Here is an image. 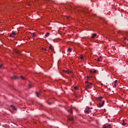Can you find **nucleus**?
<instances>
[{
    "label": "nucleus",
    "instance_id": "1",
    "mask_svg": "<svg viewBox=\"0 0 128 128\" xmlns=\"http://www.w3.org/2000/svg\"><path fill=\"white\" fill-rule=\"evenodd\" d=\"M104 101H102V102H99L98 104H97L98 108H102L104 105Z\"/></svg>",
    "mask_w": 128,
    "mask_h": 128
},
{
    "label": "nucleus",
    "instance_id": "2",
    "mask_svg": "<svg viewBox=\"0 0 128 128\" xmlns=\"http://www.w3.org/2000/svg\"><path fill=\"white\" fill-rule=\"evenodd\" d=\"M16 34V32H13L10 34L9 36H10V38H15Z\"/></svg>",
    "mask_w": 128,
    "mask_h": 128
},
{
    "label": "nucleus",
    "instance_id": "3",
    "mask_svg": "<svg viewBox=\"0 0 128 128\" xmlns=\"http://www.w3.org/2000/svg\"><path fill=\"white\" fill-rule=\"evenodd\" d=\"M66 110H67V112H70V114H72V108H70L69 109H66Z\"/></svg>",
    "mask_w": 128,
    "mask_h": 128
},
{
    "label": "nucleus",
    "instance_id": "4",
    "mask_svg": "<svg viewBox=\"0 0 128 128\" xmlns=\"http://www.w3.org/2000/svg\"><path fill=\"white\" fill-rule=\"evenodd\" d=\"M85 112H86V114H90V112H92V111L90 110V108H88V110H85Z\"/></svg>",
    "mask_w": 128,
    "mask_h": 128
},
{
    "label": "nucleus",
    "instance_id": "5",
    "mask_svg": "<svg viewBox=\"0 0 128 128\" xmlns=\"http://www.w3.org/2000/svg\"><path fill=\"white\" fill-rule=\"evenodd\" d=\"M96 34H92L91 38H96Z\"/></svg>",
    "mask_w": 128,
    "mask_h": 128
},
{
    "label": "nucleus",
    "instance_id": "6",
    "mask_svg": "<svg viewBox=\"0 0 128 128\" xmlns=\"http://www.w3.org/2000/svg\"><path fill=\"white\" fill-rule=\"evenodd\" d=\"M112 126H110V124H108L107 126H104V128H110Z\"/></svg>",
    "mask_w": 128,
    "mask_h": 128
},
{
    "label": "nucleus",
    "instance_id": "7",
    "mask_svg": "<svg viewBox=\"0 0 128 128\" xmlns=\"http://www.w3.org/2000/svg\"><path fill=\"white\" fill-rule=\"evenodd\" d=\"M86 88H92V86L90 85V84H86Z\"/></svg>",
    "mask_w": 128,
    "mask_h": 128
},
{
    "label": "nucleus",
    "instance_id": "8",
    "mask_svg": "<svg viewBox=\"0 0 128 128\" xmlns=\"http://www.w3.org/2000/svg\"><path fill=\"white\" fill-rule=\"evenodd\" d=\"M10 107L14 110H16V108L12 105H10Z\"/></svg>",
    "mask_w": 128,
    "mask_h": 128
},
{
    "label": "nucleus",
    "instance_id": "9",
    "mask_svg": "<svg viewBox=\"0 0 128 128\" xmlns=\"http://www.w3.org/2000/svg\"><path fill=\"white\" fill-rule=\"evenodd\" d=\"M36 96H38H38H40V92H36Z\"/></svg>",
    "mask_w": 128,
    "mask_h": 128
},
{
    "label": "nucleus",
    "instance_id": "10",
    "mask_svg": "<svg viewBox=\"0 0 128 128\" xmlns=\"http://www.w3.org/2000/svg\"><path fill=\"white\" fill-rule=\"evenodd\" d=\"M63 72H65L66 74H70V72H68V70H64Z\"/></svg>",
    "mask_w": 128,
    "mask_h": 128
},
{
    "label": "nucleus",
    "instance_id": "11",
    "mask_svg": "<svg viewBox=\"0 0 128 128\" xmlns=\"http://www.w3.org/2000/svg\"><path fill=\"white\" fill-rule=\"evenodd\" d=\"M90 72H91L92 74H96V70H91V71H90Z\"/></svg>",
    "mask_w": 128,
    "mask_h": 128
},
{
    "label": "nucleus",
    "instance_id": "12",
    "mask_svg": "<svg viewBox=\"0 0 128 128\" xmlns=\"http://www.w3.org/2000/svg\"><path fill=\"white\" fill-rule=\"evenodd\" d=\"M68 122H72V120H74V119L72 118H68Z\"/></svg>",
    "mask_w": 128,
    "mask_h": 128
},
{
    "label": "nucleus",
    "instance_id": "13",
    "mask_svg": "<svg viewBox=\"0 0 128 128\" xmlns=\"http://www.w3.org/2000/svg\"><path fill=\"white\" fill-rule=\"evenodd\" d=\"M11 78L12 80H16V78H18V77H16V76H14L13 77H12Z\"/></svg>",
    "mask_w": 128,
    "mask_h": 128
},
{
    "label": "nucleus",
    "instance_id": "14",
    "mask_svg": "<svg viewBox=\"0 0 128 128\" xmlns=\"http://www.w3.org/2000/svg\"><path fill=\"white\" fill-rule=\"evenodd\" d=\"M49 48L51 50H52V44H50L49 46Z\"/></svg>",
    "mask_w": 128,
    "mask_h": 128
},
{
    "label": "nucleus",
    "instance_id": "15",
    "mask_svg": "<svg viewBox=\"0 0 128 128\" xmlns=\"http://www.w3.org/2000/svg\"><path fill=\"white\" fill-rule=\"evenodd\" d=\"M102 97H100L98 98V100H99V102H102Z\"/></svg>",
    "mask_w": 128,
    "mask_h": 128
},
{
    "label": "nucleus",
    "instance_id": "16",
    "mask_svg": "<svg viewBox=\"0 0 128 128\" xmlns=\"http://www.w3.org/2000/svg\"><path fill=\"white\" fill-rule=\"evenodd\" d=\"M122 122H122V126H126V124L124 122V120H123Z\"/></svg>",
    "mask_w": 128,
    "mask_h": 128
},
{
    "label": "nucleus",
    "instance_id": "17",
    "mask_svg": "<svg viewBox=\"0 0 128 128\" xmlns=\"http://www.w3.org/2000/svg\"><path fill=\"white\" fill-rule=\"evenodd\" d=\"M48 36H50V32H47L46 34V38H48Z\"/></svg>",
    "mask_w": 128,
    "mask_h": 128
},
{
    "label": "nucleus",
    "instance_id": "18",
    "mask_svg": "<svg viewBox=\"0 0 128 128\" xmlns=\"http://www.w3.org/2000/svg\"><path fill=\"white\" fill-rule=\"evenodd\" d=\"M32 34L33 38H36V33H34V32Z\"/></svg>",
    "mask_w": 128,
    "mask_h": 128
},
{
    "label": "nucleus",
    "instance_id": "19",
    "mask_svg": "<svg viewBox=\"0 0 128 128\" xmlns=\"http://www.w3.org/2000/svg\"><path fill=\"white\" fill-rule=\"evenodd\" d=\"M68 52H72V48H68Z\"/></svg>",
    "mask_w": 128,
    "mask_h": 128
},
{
    "label": "nucleus",
    "instance_id": "20",
    "mask_svg": "<svg viewBox=\"0 0 128 128\" xmlns=\"http://www.w3.org/2000/svg\"><path fill=\"white\" fill-rule=\"evenodd\" d=\"M20 78L22 80H26V78L24 77L23 76H21Z\"/></svg>",
    "mask_w": 128,
    "mask_h": 128
},
{
    "label": "nucleus",
    "instance_id": "21",
    "mask_svg": "<svg viewBox=\"0 0 128 128\" xmlns=\"http://www.w3.org/2000/svg\"><path fill=\"white\" fill-rule=\"evenodd\" d=\"M80 60H84V56H82V55H80Z\"/></svg>",
    "mask_w": 128,
    "mask_h": 128
},
{
    "label": "nucleus",
    "instance_id": "22",
    "mask_svg": "<svg viewBox=\"0 0 128 128\" xmlns=\"http://www.w3.org/2000/svg\"><path fill=\"white\" fill-rule=\"evenodd\" d=\"M32 88V86L30 84L28 85V88Z\"/></svg>",
    "mask_w": 128,
    "mask_h": 128
},
{
    "label": "nucleus",
    "instance_id": "23",
    "mask_svg": "<svg viewBox=\"0 0 128 128\" xmlns=\"http://www.w3.org/2000/svg\"><path fill=\"white\" fill-rule=\"evenodd\" d=\"M42 49L43 50H44L45 52H46V49L44 48H42Z\"/></svg>",
    "mask_w": 128,
    "mask_h": 128
},
{
    "label": "nucleus",
    "instance_id": "24",
    "mask_svg": "<svg viewBox=\"0 0 128 128\" xmlns=\"http://www.w3.org/2000/svg\"><path fill=\"white\" fill-rule=\"evenodd\" d=\"M87 78H92V76H87Z\"/></svg>",
    "mask_w": 128,
    "mask_h": 128
},
{
    "label": "nucleus",
    "instance_id": "25",
    "mask_svg": "<svg viewBox=\"0 0 128 128\" xmlns=\"http://www.w3.org/2000/svg\"><path fill=\"white\" fill-rule=\"evenodd\" d=\"M2 68V64H1L0 65V68Z\"/></svg>",
    "mask_w": 128,
    "mask_h": 128
},
{
    "label": "nucleus",
    "instance_id": "26",
    "mask_svg": "<svg viewBox=\"0 0 128 128\" xmlns=\"http://www.w3.org/2000/svg\"><path fill=\"white\" fill-rule=\"evenodd\" d=\"M97 60H98V62H100V58H98Z\"/></svg>",
    "mask_w": 128,
    "mask_h": 128
},
{
    "label": "nucleus",
    "instance_id": "27",
    "mask_svg": "<svg viewBox=\"0 0 128 128\" xmlns=\"http://www.w3.org/2000/svg\"><path fill=\"white\" fill-rule=\"evenodd\" d=\"M114 82H115V84H116V82H118V80H116Z\"/></svg>",
    "mask_w": 128,
    "mask_h": 128
},
{
    "label": "nucleus",
    "instance_id": "28",
    "mask_svg": "<svg viewBox=\"0 0 128 128\" xmlns=\"http://www.w3.org/2000/svg\"><path fill=\"white\" fill-rule=\"evenodd\" d=\"M85 82H86V84H88V81H86Z\"/></svg>",
    "mask_w": 128,
    "mask_h": 128
},
{
    "label": "nucleus",
    "instance_id": "29",
    "mask_svg": "<svg viewBox=\"0 0 128 128\" xmlns=\"http://www.w3.org/2000/svg\"><path fill=\"white\" fill-rule=\"evenodd\" d=\"M82 12H83L84 14H86V11H82Z\"/></svg>",
    "mask_w": 128,
    "mask_h": 128
},
{
    "label": "nucleus",
    "instance_id": "30",
    "mask_svg": "<svg viewBox=\"0 0 128 128\" xmlns=\"http://www.w3.org/2000/svg\"><path fill=\"white\" fill-rule=\"evenodd\" d=\"M89 84H90V85L92 84V82H90V83H89Z\"/></svg>",
    "mask_w": 128,
    "mask_h": 128
},
{
    "label": "nucleus",
    "instance_id": "31",
    "mask_svg": "<svg viewBox=\"0 0 128 128\" xmlns=\"http://www.w3.org/2000/svg\"><path fill=\"white\" fill-rule=\"evenodd\" d=\"M69 72V74H72V71H68Z\"/></svg>",
    "mask_w": 128,
    "mask_h": 128
},
{
    "label": "nucleus",
    "instance_id": "32",
    "mask_svg": "<svg viewBox=\"0 0 128 128\" xmlns=\"http://www.w3.org/2000/svg\"><path fill=\"white\" fill-rule=\"evenodd\" d=\"M114 86H115V88L116 86V84H114Z\"/></svg>",
    "mask_w": 128,
    "mask_h": 128
},
{
    "label": "nucleus",
    "instance_id": "33",
    "mask_svg": "<svg viewBox=\"0 0 128 128\" xmlns=\"http://www.w3.org/2000/svg\"><path fill=\"white\" fill-rule=\"evenodd\" d=\"M16 54H18V51H16Z\"/></svg>",
    "mask_w": 128,
    "mask_h": 128
},
{
    "label": "nucleus",
    "instance_id": "34",
    "mask_svg": "<svg viewBox=\"0 0 128 128\" xmlns=\"http://www.w3.org/2000/svg\"><path fill=\"white\" fill-rule=\"evenodd\" d=\"M48 104H52V103H48Z\"/></svg>",
    "mask_w": 128,
    "mask_h": 128
},
{
    "label": "nucleus",
    "instance_id": "35",
    "mask_svg": "<svg viewBox=\"0 0 128 128\" xmlns=\"http://www.w3.org/2000/svg\"><path fill=\"white\" fill-rule=\"evenodd\" d=\"M74 88H75L76 90V87H74Z\"/></svg>",
    "mask_w": 128,
    "mask_h": 128
},
{
    "label": "nucleus",
    "instance_id": "36",
    "mask_svg": "<svg viewBox=\"0 0 128 128\" xmlns=\"http://www.w3.org/2000/svg\"><path fill=\"white\" fill-rule=\"evenodd\" d=\"M100 58H102V56H100Z\"/></svg>",
    "mask_w": 128,
    "mask_h": 128
},
{
    "label": "nucleus",
    "instance_id": "37",
    "mask_svg": "<svg viewBox=\"0 0 128 128\" xmlns=\"http://www.w3.org/2000/svg\"><path fill=\"white\" fill-rule=\"evenodd\" d=\"M124 40H126V38H124Z\"/></svg>",
    "mask_w": 128,
    "mask_h": 128
}]
</instances>
